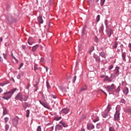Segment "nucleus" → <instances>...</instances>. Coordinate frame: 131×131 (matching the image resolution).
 Instances as JSON below:
<instances>
[{
    "label": "nucleus",
    "instance_id": "f257e3e1",
    "mask_svg": "<svg viewBox=\"0 0 131 131\" xmlns=\"http://www.w3.org/2000/svg\"><path fill=\"white\" fill-rule=\"evenodd\" d=\"M16 91H17V89H14L8 92L5 93L3 96V99L4 100H9V99H11V98H12V95H13Z\"/></svg>",
    "mask_w": 131,
    "mask_h": 131
},
{
    "label": "nucleus",
    "instance_id": "f03ea898",
    "mask_svg": "<svg viewBox=\"0 0 131 131\" xmlns=\"http://www.w3.org/2000/svg\"><path fill=\"white\" fill-rule=\"evenodd\" d=\"M28 99V96H25L21 93H18L15 97L16 100H19V101H24L25 102Z\"/></svg>",
    "mask_w": 131,
    "mask_h": 131
},
{
    "label": "nucleus",
    "instance_id": "7ed1b4c3",
    "mask_svg": "<svg viewBox=\"0 0 131 131\" xmlns=\"http://www.w3.org/2000/svg\"><path fill=\"white\" fill-rule=\"evenodd\" d=\"M116 112L114 115V117L115 120H118L119 119V116L120 115V113L119 111H120V106H117L116 108Z\"/></svg>",
    "mask_w": 131,
    "mask_h": 131
},
{
    "label": "nucleus",
    "instance_id": "20e7f679",
    "mask_svg": "<svg viewBox=\"0 0 131 131\" xmlns=\"http://www.w3.org/2000/svg\"><path fill=\"white\" fill-rule=\"evenodd\" d=\"M19 123V118L16 117L12 120V123L15 127H17V125H18V123Z\"/></svg>",
    "mask_w": 131,
    "mask_h": 131
},
{
    "label": "nucleus",
    "instance_id": "39448f33",
    "mask_svg": "<svg viewBox=\"0 0 131 131\" xmlns=\"http://www.w3.org/2000/svg\"><path fill=\"white\" fill-rule=\"evenodd\" d=\"M106 31L107 35L108 36V37H110L112 34L113 33V30H112L111 28L108 27H106Z\"/></svg>",
    "mask_w": 131,
    "mask_h": 131
},
{
    "label": "nucleus",
    "instance_id": "423d86ee",
    "mask_svg": "<svg viewBox=\"0 0 131 131\" xmlns=\"http://www.w3.org/2000/svg\"><path fill=\"white\" fill-rule=\"evenodd\" d=\"M115 88V85L114 84H112L111 85H108L105 88L106 90H107V92H112L114 90Z\"/></svg>",
    "mask_w": 131,
    "mask_h": 131
},
{
    "label": "nucleus",
    "instance_id": "0eeeda50",
    "mask_svg": "<svg viewBox=\"0 0 131 131\" xmlns=\"http://www.w3.org/2000/svg\"><path fill=\"white\" fill-rule=\"evenodd\" d=\"M119 73V67H117L115 70V73H114V76H118V74Z\"/></svg>",
    "mask_w": 131,
    "mask_h": 131
},
{
    "label": "nucleus",
    "instance_id": "6e6552de",
    "mask_svg": "<svg viewBox=\"0 0 131 131\" xmlns=\"http://www.w3.org/2000/svg\"><path fill=\"white\" fill-rule=\"evenodd\" d=\"M87 127L89 130H91V129H94L95 128V126L92 124L89 123L87 124Z\"/></svg>",
    "mask_w": 131,
    "mask_h": 131
},
{
    "label": "nucleus",
    "instance_id": "1a4fd4ad",
    "mask_svg": "<svg viewBox=\"0 0 131 131\" xmlns=\"http://www.w3.org/2000/svg\"><path fill=\"white\" fill-rule=\"evenodd\" d=\"M35 41L32 38H29L28 40V43L30 46H32V44L34 43Z\"/></svg>",
    "mask_w": 131,
    "mask_h": 131
},
{
    "label": "nucleus",
    "instance_id": "9d476101",
    "mask_svg": "<svg viewBox=\"0 0 131 131\" xmlns=\"http://www.w3.org/2000/svg\"><path fill=\"white\" fill-rule=\"evenodd\" d=\"M61 112L62 113H64V114H67V113L69 112V110H68V108H63V110H62Z\"/></svg>",
    "mask_w": 131,
    "mask_h": 131
},
{
    "label": "nucleus",
    "instance_id": "9b49d317",
    "mask_svg": "<svg viewBox=\"0 0 131 131\" xmlns=\"http://www.w3.org/2000/svg\"><path fill=\"white\" fill-rule=\"evenodd\" d=\"M38 21L39 23L42 24L43 23V20H42V17L41 16H39L38 17Z\"/></svg>",
    "mask_w": 131,
    "mask_h": 131
},
{
    "label": "nucleus",
    "instance_id": "f8f14e48",
    "mask_svg": "<svg viewBox=\"0 0 131 131\" xmlns=\"http://www.w3.org/2000/svg\"><path fill=\"white\" fill-rule=\"evenodd\" d=\"M39 102L40 104H41V105H42V106H43V107H45V108H48V105H47V104H46L45 102H42L40 100H39Z\"/></svg>",
    "mask_w": 131,
    "mask_h": 131
},
{
    "label": "nucleus",
    "instance_id": "ddd939ff",
    "mask_svg": "<svg viewBox=\"0 0 131 131\" xmlns=\"http://www.w3.org/2000/svg\"><path fill=\"white\" fill-rule=\"evenodd\" d=\"M38 48V45H36L32 47V52H35L36 51V49Z\"/></svg>",
    "mask_w": 131,
    "mask_h": 131
},
{
    "label": "nucleus",
    "instance_id": "4468645a",
    "mask_svg": "<svg viewBox=\"0 0 131 131\" xmlns=\"http://www.w3.org/2000/svg\"><path fill=\"white\" fill-rule=\"evenodd\" d=\"M123 93L125 95H127V94H128V88H125L123 90Z\"/></svg>",
    "mask_w": 131,
    "mask_h": 131
},
{
    "label": "nucleus",
    "instance_id": "2eb2a0df",
    "mask_svg": "<svg viewBox=\"0 0 131 131\" xmlns=\"http://www.w3.org/2000/svg\"><path fill=\"white\" fill-rule=\"evenodd\" d=\"M10 128V125L7 124L5 126V130L4 131H8L9 130V129Z\"/></svg>",
    "mask_w": 131,
    "mask_h": 131
},
{
    "label": "nucleus",
    "instance_id": "dca6fc26",
    "mask_svg": "<svg viewBox=\"0 0 131 131\" xmlns=\"http://www.w3.org/2000/svg\"><path fill=\"white\" fill-rule=\"evenodd\" d=\"M110 110H111V106L110 105V104H108L106 109L105 110V112H109V111H110Z\"/></svg>",
    "mask_w": 131,
    "mask_h": 131
},
{
    "label": "nucleus",
    "instance_id": "f3484780",
    "mask_svg": "<svg viewBox=\"0 0 131 131\" xmlns=\"http://www.w3.org/2000/svg\"><path fill=\"white\" fill-rule=\"evenodd\" d=\"M100 56L102 57V58H106V54L104 52H101L99 53Z\"/></svg>",
    "mask_w": 131,
    "mask_h": 131
},
{
    "label": "nucleus",
    "instance_id": "a211bd4d",
    "mask_svg": "<svg viewBox=\"0 0 131 131\" xmlns=\"http://www.w3.org/2000/svg\"><path fill=\"white\" fill-rule=\"evenodd\" d=\"M86 90H88V88L86 87V86H85V87H83L80 90V93H81V92H83V91H86Z\"/></svg>",
    "mask_w": 131,
    "mask_h": 131
},
{
    "label": "nucleus",
    "instance_id": "6ab92c4d",
    "mask_svg": "<svg viewBox=\"0 0 131 131\" xmlns=\"http://www.w3.org/2000/svg\"><path fill=\"white\" fill-rule=\"evenodd\" d=\"M3 115H6L8 114V111L7 110V108H3Z\"/></svg>",
    "mask_w": 131,
    "mask_h": 131
},
{
    "label": "nucleus",
    "instance_id": "aec40b11",
    "mask_svg": "<svg viewBox=\"0 0 131 131\" xmlns=\"http://www.w3.org/2000/svg\"><path fill=\"white\" fill-rule=\"evenodd\" d=\"M108 115V112H105V113H102V116L104 117V118H106Z\"/></svg>",
    "mask_w": 131,
    "mask_h": 131
},
{
    "label": "nucleus",
    "instance_id": "412c9836",
    "mask_svg": "<svg viewBox=\"0 0 131 131\" xmlns=\"http://www.w3.org/2000/svg\"><path fill=\"white\" fill-rule=\"evenodd\" d=\"M59 123H61L63 126V127H68V125L66 123H62V121H60Z\"/></svg>",
    "mask_w": 131,
    "mask_h": 131
},
{
    "label": "nucleus",
    "instance_id": "4be33fe9",
    "mask_svg": "<svg viewBox=\"0 0 131 131\" xmlns=\"http://www.w3.org/2000/svg\"><path fill=\"white\" fill-rule=\"evenodd\" d=\"M125 53H123L122 54V59L123 60V61H125L126 59H125Z\"/></svg>",
    "mask_w": 131,
    "mask_h": 131
},
{
    "label": "nucleus",
    "instance_id": "5701e85b",
    "mask_svg": "<svg viewBox=\"0 0 131 131\" xmlns=\"http://www.w3.org/2000/svg\"><path fill=\"white\" fill-rule=\"evenodd\" d=\"M94 58H95L96 61H97V62H101V59H100V57L99 56H94Z\"/></svg>",
    "mask_w": 131,
    "mask_h": 131
},
{
    "label": "nucleus",
    "instance_id": "b1692460",
    "mask_svg": "<svg viewBox=\"0 0 131 131\" xmlns=\"http://www.w3.org/2000/svg\"><path fill=\"white\" fill-rule=\"evenodd\" d=\"M98 92H100L101 93H103V94H105V95L106 96H107V93L106 92H105L104 91H103V90H102V89H99Z\"/></svg>",
    "mask_w": 131,
    "mask_h": 131
},
{
    "label": "nucleus",
    "instance_id": "393cba45",
    "mask_svg": "<svg viewBox=\"0 0 131 131\" xmlns=\"http://www.w3.org/2000/svg\"><path fill=\"white\" fill-rule=\"evenodd\" d=\"M3 57L5 60H7V58L8 57V54L7 53H3Z\"/></svg>",
    "mask_w": 131,
    "mask_h": 131
},
{
    "label": "nucleus",
    "instance_id": "a878e982",
    "mask_svg": "<svg viewBox=\"0 0 131 131\" xmlns=\"http://www.w3.org/2000/svg\"><path fill=\"white\" fill-rule=\"evenodd\" d=\"M103 80L104 81H108L109 80V77L108 76H105Z\"/></svg>",
    "mask_w": 131,
    "mask_h": 131
},
{
    "label": "nucleus",
    "instance_id": "bb28decb",
    "mask_svg": "<svg viewBox=\"0 0 131 131\" xmlns=\"http://www.w3.org/2000/svg\"><path fill=\"white\" fill-rule=\"evenodd\" d=\"M62 118L61 117H55L54 118V120H56V121H58V120H60Z\"/></svg>",
    "mask_w": 131,
    "mask_h": 131
},
{
    "label": "nucleus",
    "instance_id": "cd10ccee",
    "mask_svg": "<svg viewBox=\"0 0 131 131\" xmlns=\"http://www.w3.org/2000/svg\"><path fill=\"white\" fill-rule=\"evenodd\" d=\"M118 45V43H117V42H115L114 45L113 46V48H114V49H117Z\"/></svg>",
    "mask_w": 131,
    "mask_h": 131
},
{
    "label": "nucleus",
    "instance_id": "c85d7f7f",
    "mask_svg": "<svg viewBox=\"0 0 131 131\" xmlns=\"http://www.w3.org/2000/svg\"><path fill=\"white\" fill-rule=\"evenodd\" d=\"M106 0H101L100 5L101 6H104V4L105 3V1Z\"/></svg>",
    "mask_w": 131,
    "mask_h": 131
},
{
    "label": "nucleus",
    "instance_id": "c756f323",
    "mask_svg": "<svg viewBox=\"0 0 131 131\" xmlns=\"http://www.w3.org/2000/svg\"><path fill=\"white\" fill-rule=\"evenodd\" d=\"M100 21V15H98L96 17V22Z\"/></svg>",
    "mask_w": 131,
    "mask_h": 131
},
{
    "label": "nucleus",
    "instance_id": "7c9ffc66",
    "mask_svg": "<svg viewBox=\"0 0 131 131\" xmlns=\"http://www.w3.org/2000/svg\"><path fill=\"white\" fill-rule=\"evenodd\" d=\"M119 92H120V86H118L116 90V93H118Z\"/></svg>",
    "mask_w": 131,
    "mask_h": 131
},
{
    "label": "nucleus",
    "instance_id": "2f4dec72",
    "mask_svg": "<svg viewBox=\"0 0 131 131\" xmlns=\"http://www.w3.org/2000/svg\"><path fill=\"white\" fill-rule=\"evenodd\" d=\"M94 50H95V48L93 47H92L89 51L90 54H91L92 53V52H93V51H94Z\"/></svg>",
    "mask_w": 131,
    "mask_h": 131
},
{
    "label": "nucleus",
    "instance_id": "473e14b6",
    "mask_svg": "<svg viewBox=\"0 0 131 131\" xmlns=\"http://www.w3.org/2000/svg\"><path fill=\"white\" fill-rule=\"evenodd\" d=\"M5 122L7 123L9 121V118L6 117L4 118Z\"/></svg>",
    "mask_w": 131,
    "mask_h": 131
},
{
    "label": "nucleus",
    "instance_id": "72a5a7b5",
    "mask_svg": "<svg viewBox=\"0 0 131 131\" xmlns=\"http://www.w3.org/2000/svg\"><path fill=\"white\" fill-rule=\"evenodd\" d=\"M57 128H60V129H62V126L60 125H57L56 127Z\"/></svg>",
    "mask_w": 131,
    "mask_h": 131
},
{
    "label": "nucleus",
    "instance_id": "f704fd0d",
    "mask_svg": "<svg viewBox=\"0 0 131 131\" xmlns=\"http://www.w3.org/2000/svg\"><path fill=\"white\" fill-rule=\"evenodd\" d=\"M46 84L48 89H50V88H51V86H50V83H49V82H47Z\"/></svg>",
    "mask_w": 131,
    "mask_h": 131
},
{
    "label": "nucleus",
    "instance_id": "c9c22d12",
    "mask_svg": "<svg viewBox=\"0 0 131 131\" xmlns=\"http://www.w3.org/2000/svg\"><path fill=\"white\" fill-rule=\"evenodd\" d=\"M24 65V64L23 63H20V65L18 69H21V68H22V67H23Z\"/></svg>",
    "mask_w": 131,
    "mask_h": 131
},
{
    "label": "nucleus",
    "instance_id": "e433bc0d",
    "mask_svg": "<svg viewBox=\"0 0 131 131\" xmlns=\"http://www.w3.org/2000/svg\"><path fill=\"white\" fill-rule=\"evenodd\" d=\"M76 80V76H75L74 77L73 80V83H74V82H75V81Z\"/></svg>",
    "mask_w": 131,
    "mask_h": 131
},
{
    "label": "nucleus",
    "instance_id": "4c0bfd02",
    "mask_svg": "<svg viewBox=\"0 0 131 131\" xmlns=\"http://www.w3.org/2000/svg\"><path fill=\"white\" fill-rule=\"evenodd\" d=\"M121 103L124 104L125 103V100L124 99H121Z\"/></svg>",
    "mask_w": 131,
    "mask_h": 131
},
{
    "label": "nucleus",
    "instance_id": "58836bf2",
    "mask_svg": "<svg viewBox=\"0 0 131 131\" xmlns=\"http://www.w3.org/2000/svg\"><path fill=\"white\" fill-rule=\"evenodd\" d=\"M37 130V131H41V128L40 127V126H38Z\"/></svg>",
    "mask_w": 131,
    "mask_h": 131
},
{
    "label": "nucleus",
    "instance_id": "ea45409f",
    "mask_svg": "<svg viewBox=\"0 0 131 131\" xmlns=\"http://www.w3.org/2000/svg\"><path fill=\"white\" fill-rule=\"evenodd\" d=\"M94 122H97V121H99V118H97L96 119L93 120Z\"/></svg>",
    "mask_w": 131,
    "mask_h": 131
},
{
    "label": "nucleus",
    "instance_id": "a19ab883",
    "mask_svg": "<svg viewBox=\"0 0 131 131\" xmlns=\"http://www.w3.org/2000/svg\"><path fill=\"white\" fill-rule=\"evenodd\" d=\"M40 61L41 62V63H43V62H45V60H43V58H41Z\"/></svg>",
    "mask_w": 131,
    "mask_h": 131
},
{
    "label": "nucleus",
    "instance_id": "79ce46f5",
    "mask_svg": "<svg viewBox=\"0 0 131 131\" xmlns=\"http://www.w3.org/2000/svg\"><path fill=\"white\" fill-rule=\"evenodd\" d=\"M100 124H97L96 127H97V128H100Z\"/></svg>",
    "mask_w": 131,
    "mask_h": 131
},
{
    "label": "nucleus",
    "instance_id": "37998d69",
    "mask_svg": "<svg viewBox=\"0 0 131 131\" xmlns=\"http://www.w3.org/2000/svg\"><path fill=\"white\" fill-rule=\"evenodd\" d=\"M113 68V66H111L109 68V70H111V69H112Z\"/></svg>",
    "mask_w": 131,
    "mask_h": 131
},
{
    "label": "nucleus",
    "instance_id": "c03bdc74",
    "mask_svg": "<svg viewBox=\"0 0 131 131\" xmlns=\"http://www.w3.org/2000/svg\"><path fill=\"white\" fill-rule=\"evenodd\" d=\"M52 97L53 98V99H57V97L55 95H52Z\"/></svg>",
    "mask_w": 131,
    "mask_h": 131
},
{
    "label": "nucleus",
    "instance_id": "a18cd8bd",
    "mask_svg": "<svg viewBox=\"0 0 131 131\" xmlns=\"http://www.w3.org/2000/svg\"><path fill=\"white\" fill-rule=\"evenodd\" d=\"M30 112L29 111V110H28L27 111V114H30Z\"/></svg>",
    "mask_w": 131,
    "mask_h": 131
},
{
    "label": "nucleus",
    "instance_id": "49530a36",
    "mask_svg": "<svg viewBox=\"0 0 131 131\" xmlns=\"http://www.w3.org/2000/svg\"><path fill=\"white\" fill-rule=\"evenodd\" d=\"M0 85H1V86H4V85H5V84H4V83H0Z\"/></svg>",
    "mask_w": 131,
    "mask_h": 131
},
{
    "label": "nucleus",
    "instance_id": "de8ad7c7",
    "mask_svg": "<svg viewBox=\"0 0 131 131\" xmlns=\"http://www.w3.org/2000/svg\"><path fill=\"white\" fill-rule=\"evenodd\" d=\"M0 62H3V57H0Z\"/></svg>",
    "mask_w": 131,
    "mask_h": 131
},
{
    "label": "nucleus",
    "instance_id": "09e8293b",
    "mask_svg": "<svg viewBox=\"0 0 131 131\" xmlns=\"http://www.w3.org/2000/svg\"><path fill=\"white\" fill-rule=\"evenodd\" d=\"M26 48V46H23V49L24 50H25Z\"/></svg>",
    "mask_w": 131,
    "mask_h": 131
},
{
    "label": "nucleus",
    "instance_id": "8fccbe9b",
    "mask_svg": "<svg viewBox=\"0 0 131 131\" xmlns=\"http://www.w3.org/2000/svg\"><path fill=\"white\" fill-rule=\"evenodd\" d=\"M11 56H12L13 58H14V59L16 60V58L14 57V55H13V53L11 54Z\"/></svg>",
    "mask_w": 131,
    "mask_h": 131
},
{
    "label": "nucleus",
    "instance_id": "3c124183",
    "mask_svg": "<svg viewBox=\"0 0 131 131\" xmlns=\"http://www.w3.org/2000/svg\"><path fill=\"white\" fill-rule=\"evenodd\" d=\"M48 70H49V67H46V71L48 72Z\"/></svg>",
    "mask_w": 131,
    "mask_h": 131
},
{
    "label": "nucleus",
    "instance_id": "603ef678",
    "mask_svg": "<svg viewBox=\"0 0 131 131\" xmlns=\"http://www.w3.org/2000/svg\"><path fill=\"white\" fill-rule=\"evenodd\" d=\"M12 80H13V82H15V80H14V78H11Z\"/></svg>",
    "mask_w": 131,
    "mask_h": 131
},
{
    "label": "nucleus",
    "instance_id": "864d4df0",
    "mask_svg": "<svg viewBox=\"0 0 131 131\" xmlns=\"http://www.w3.org/2000/svg\"><path fill=\"white\" fill-rule=\"evenodd\" d=\"M3 92V89L2 88H0V93H2Z\"/></svg>",
    "mask_w": 131,
    "mask_h": 131
},
{
    "label": "nucleus",
    "instance_id": "5fc2aeb1",
    "mask_svg": "<svg viewBox=\"0 0 131 131\" xmlns=\"http://www.w3.org/2000/svg\"><path fill=\"white\" fill-rule=\"evenodd\" d=\"M26 116L27 117H29V114H27Z\"/></svg>",
    "mask_w": 131,
    "mask_h": 131
},
{
    "label": "nucleus",
    "instance_id": "6e6d98bb",
    "mask_svg": "<svg viewBox=\"0 0 131 131\" xmlns=\"http://www.w3.org/2000/svg\"><path fill=\"white\" fill-rule=\"evenodd\" d=\"M0 41H3V38L0 37Z\"/></svg>",
    "mask_w": 131,
    "mask_h": 131
},
{
    "label": "nucleus",
    "instance_id": "4d7b16f0",
    "mask_svg": "<svg viewBox=\"0 0 131 131\" xmlns=\"http://www.w3.org/2000/svg\"><path fill=\"white\" fill-rule=\"evenodd\" d=\"M100 77H101V78H103V77H105V76L102 75V76H100Z\"/></svg>",
    "mask_w": 131,
    "mask_h": 131
},
{
    "label": "nucleus",
    "instance_id": "13d9d810",
    "mask_svg": "<svg viewBox=\"0 0 131 131\" xmlns=\"http://www.w3.org/2000/svg\"><path fill=\"white\" fill-rule=\"evenodd\" d=\"M129 48H130V49H131V43L129 44Z\"/></svg>",
    "mask_w": 131,
    "mask_h": 131
},
{
    "label": "nucleus",
    "instance_id": "bf43d9fd",
    "mask_svg": "<svg viewBox=\"0 0 131 131\" xmlns=\"http://www.w3.org/2000/svg\"><path fill=\"white\" fill-rule=\"evenodd\" d=\"M50 3H53L54 2V0H50Z\"/></svg>",
    "mask_w": 131,
    "mask_h": 131
},
{
    "label": "nucleus",
    "instance_id": "052dcab7",
    "mask_svg": "<svg viewBox=\"0 0 131 131\" xmlns=\"http://www.w3.org/2000/svg\"><path fill=\"white\" fill-rule=\"evenodd\" d=\"M129 1V4H130L131 5V0H128Z\"/></svg>",
    "mask_w": 131,
    "mask_h": 131
},
{
    "label": "nucleus",
    "instance_id": "680f3d73",
    "mask_svg": "<svg viewBox=\"0 0 131 131\" xmlns=\"http://www.w3.org/2000/svg\"><path fill=\"white\" fill-rule=\"evenodd\" d=\"M99 2V0H96V3H98Z\"/></svg>",
    "mask_w": 131,
    "mask_h": 131
},
{
    "label": "nucleus",
    "instance_id": "e2e57ef3",
    "mask_svg": "<svg viewBox=\"0 0 131 131\" xmlns=\"http://www.w3.org/2000/svg\"><path fill=\"white\" fill-rule=\"evenodd\" d=\"M51 128H52V129H54V127L52 126V127H51Z\"/></svg>",
    "mask_w": 131,
    "mask_h": 131
},
{
    "label": "nucleus",
    "instance_id": "0e129e2a",
    "mask_svg": "<svg viewBox=\"0 0 131 131\" xmlns=\"http://www.w3.org/2000/svg\"><path fill=\"white\" fill-rule=\"evenodd\" d=\"M81 131H84V129H82Z\"/></svg>",
    "mask_w": 131,
    "mask_h": 131
},
{
    "label": "nucleus",
    "instance_id": "69168bd1",
    "mask_svg": "<svg viewBox=\"0 0 131 131\" xmlns=\"http://www.w3.org/2000/svg\"><path fill=\"white\" fill-rule=\"evenodd\" d=\"M24 108H26L27 106H24Z\"/></svg>",
    "mask_w": 131,
    "mask_h": 131
},
{
    "label": "nucleus",
    "instance_id": "338daca9",
    "mask_svg": "<svg viewBox=\"0 0 131 131\" xmlns=\"http://www.w3.org/2000/svg\"><path fill=\"white\" fill-rule=\"evenodd\" d=\"M105 22H107V20H105Z\"/></svg>",
    "mask_w": 131,
    "mask_h": 131
}]
</instances>
